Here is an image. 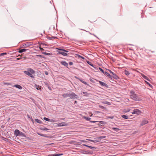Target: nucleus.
Instances as JSON below:
<instances>
[{"instance_id": "obj_26", "label": "nucleus", "mask_w": 156, "mask_h": 156, "mask_svg": "<svg viewBox=\"0 0 156 156\" xmlns=\"http://www.w3.org/2000/svg\"><path fill=\"white\" fill-rule=\"evenodd\" d=\"M112 129L113 130H114L115 131H118L119 130V128H115V127H113L112 128Z\"/></svg>"}, {"instance_id": "obj_20", "label": "nucleus", "mask_w": 156, "mask_h": 156, "mask_svg": "<svg viewBox=\"0 0 156 156\" xmlns=\"http://www.w3.org/2000/svg\"><path fill=\"white\" fill-rule=\"evenodd\" d=\"M102 103L104 104L108 105H111V103H110L108 101H102Z\"/></svg>"}, {"instance_id": "obj_39", "label": "nucleus", "mask_w": 156, "mask_h": 156, "mask_svg": "<svg viewBox=\"0 0 156 156\" xmlns=\"http://www.w3.org/2000/svg\"><path fill=\"white\" fill-rule=\"evenodd\" d=\"M99 107L101 109H105V107H104L102 105H99Z\"/></svg>"}, {"instance_id": "obj_11", "label": "nucleus", "mask_w": 156, "mask_h": 156, "mask_svg": "<svg viewBox=\"0 0 156 156\" xmlns=\"http://www.w3.org/2000/svg\"><path fill=\"white\" fill-rule=\"evenodd\" d=\"M148 121L145 119H144V120H142V121L141 123L140 124V125L141 126H142L144 125H145L148 123Z\"/></svg>"}, {"instance_id": "obj_13", "label": "nucleus", "mask_w": 156, "mask_h": 156, "mask_svg": "<svg viewBox=\"0 0 156 156\" xmlns=\"http://www.w3.org/2000/svg\"><path fill=\"white\" fill-rule=\"evenodd\" d=\"M62 154H50L48 155V156H60L62 155Z\"/></svg>"}, {"instance_id": "obj_50", "label": "nucleus", "mask_w": 156, "mask_h": 156, "mask_svg": "<svg viewBox=\"0 0 156 156\" xmlns=\"http://www.w3.org/2000/svg\"><path fill=\"white\" fill-rule=\"evenodd\" d=\"M113 117H114L113 116H110V117H108V118H110L111 119H112L113 118Z\"/></svg>"}, {"instance_id": "obj_51", "label": "nucleus", "mask_w": 156, "mask_h": 156, "mask_svg": "<svg viewBox=\"0 0 156 156\" xmlns=\"http://www.w3.org/2000/svg\"><path fill=\"white\" fill-rule=\"evenodd\" d=\"M40 50H41V51H43L44 50V49L41 48V47H40Z\"/></svg>"}, {"instance_id": "obj_30", "label": "nucleus", "mask_w": 156, "mask_h": 156, "mask_svg": "<svg viewBox=\"0 0 156 156\" xmlns=\"http://www.w3.org/2000/svg\"><path fill=\"white\" fill-rule=\"evenodd\" d=\"M83 94H84L85 96H88L89 94H88L87 92H83Z\"/></svg>"}, {"instance_id": "obj_47", "label": "nucleus", "mask_w": 156, "mask_h": 156, "mask_svg": "<svg viewBox=\"0 0 156 156\" xmlns=\"http://www.w3.org/2000/svg\"><path fill=\"white\" fill-rule=\"evenodd\" d=\"M44 73L45 75H47L48 74V72L47 71H46L44 72Z\"/></svg>"}, {"instance_id": "obj_23", "label": "nucleus", "mask_w": 156, "mask_h": 156, "mask_svg": "<svg viewBox=\"0 0 156 156\" xmlns=\"http://www.w3.org/2000/svg\"><path fill=\"white\" fill-rule=\"evenodd\" d=\"M83 118L85 119L87 121H90L91 119V118H90L86 116H84Z\"/></svg>"}, {"instance_id": "obj_52", "label": "nucleus", "mask_w": 156, "mask_h": 156, "mask_svg": "<svg viewBox=\"0 0 156 156\" xmlns=\"http://www.w3.org/2000/svg\"><path fill=\"white\" fill-rule=\"evenodd\" d=\"M100 122V123H101V124H103V122H104L103 121H100V122Z\"/></svg>"}, {"instance_id": "obj_27", "label": "nucleus", "mask_w": 156, "mask_h": 156, "mask_svg": "<svg viewBox=\"0 0 156 156\" xmlns=\"http://www.w3.org/2000/svg\"><path fill=\"white\" fill-rule=\"evenodd\" d=\"M122 117L125 119H128V116L126 115H122Z\"/></svg>"}, {"instance_id": "obj_53", "label": "nucleus", "mask_w": 156, "mask_h": 156, "mask_svg": "<svg viewBox=\"0 0 156 156\" xmlns=\"http://www.w3.org/2000/svg\"><path fill=\"white\" fill-rule=\"evenodd\" d=\"M77 103V101H75V103Z\"/></svg>"}, {"instance_id": "obj_2", "label": "nucleus", "mask_w": 156, "mask_h": 156, "mask_svg": "<svg viewBox=\"0 0 156 156\" xmlns=\"http://www.w3.org/2000/svg\"><path fill=\"white\" fill-rule=\"evenodd\" d=\"M14 134L16 137L20 136L23 137H26V135L25 133L20 131L17 129H16L14 131Z\"/></svg>"}, {"instance_id": "obj_56", "label": "nucleus", "mask_w": 156, "mask_h": 156, "mask_svg": "<svg viewBox=\"0 0 156 156\" xmlns=\"http://www.w3.org/2000/svg\"><path fill=\"white\" fill-rule=\"evenodd\" d=\"M80 30H83V29H80Z\"/></svg>"}, {"instance_id": "obj_55", "label": "nucleus", "mask_w": 156, "mask_h": 156, "mask_svg": "<svg viewBox=\"0 0 156 156\" xmlns=\"http://www.w3.org/2000/svg\"><path fill=\"white\" fill-rule=\"evenodd\" d=\"M93 35L94 36L96 37V36L95 35H94V34H93Z\"/></svg>"}, {"instance_id": "obj_46", "label": "nucleus", "mask_w": 156, "mask_h": 156, "mask_svg": "<svg viewBox=\"0 0 156 156\" xmlns=\"http://www.w3.org/2000/svg\"><path fill=\"white\" fill-rule=\"evenodd\" d=\"M37 56L38 57H40V58H43V56L42 55H37Z\"/></svg>"}, {"instance_id": "obj_40", "label": "nucleus", "mask_w": 156, "mask_h": 156, "mask_svg": "<svg viewBox=\"0 0 156 156\" xmlns=\"http://www.w3.org/2000/svg\"><path fill=\"white\" fill-rule=\"evenodd\" d=\"M107 70V69H106ZM108 70L109 72L111 73L112 74V75L114 74V73L113 72H112V71H111V70H109V69H108Z\"/></svg>"}, {"instance_id": "obj_42", "label": "nucleus", "mask_w": 156, "mask_h": 156, "mask_svg": "<svg viewBox=\"0 0 156 156\" xmlns=\"http://www.w3.org/2000/svg\"><path fill=\"white\" fill-rule=\"evenodd\" d=\"M42 129V130H45V131H47V130H48V129L46 128H42V129Z\"/></svg>"}, {"instance_id": "obj_22", "label": "nucleus", "mask_w": 156, "mask_h": 156, "mask_svg": "<svg viewBox=\"0 0 156 156\" xmlns=\"http://www.w3.org/2000/svg\"><path fill=\"white\" fill-rule=\"evenodd\" d=\"M83 145L84 146L88 147L91 149H93L95 148V147H93L92 146H88L86 144H83Z\"/></svg>"}, {"instance_id": "obj_43", "label": "nucleus", "mask_w": 156, "mask_h": 156, "mask_svg": "<svg viewBox=\"0 0 156 156\" xmlns=\"http://www.w3.org/2000/svg\"><path fill=\"white\" fill-rule=\"evenodd\" d=\"M50 122H56V121L55 120H53V119H51V120L50 119Z\"/></svg>"}, {"instance_id": "obj_6", "label": "nucleus", "mask_w": 156, "mask_h": 156, "mask_svg": "<svg viewBox=\"0 0 156 156\" xmlns=\"http://www.w3.org/2000/svg\"><path fill=\"white\" fill-rule=\"evenodd\" d=\"M33 43L32 42H26L23 44V46L24 48H27L29 46L32 45Z\"/></svg>"}, {"instance_id": "obj_54", "label": "nucleus", "mask_w": 156, "mask_h": 156, "mask_svg": "<svg viewBox=\"0 0 156 156\" xmlns=\"http://www.w3.org/2000/svg\"><path fill=\"white\" fill-rule=\"evenodd\" d=\"M29 115H28V118H30V117H29Z\"/></svg>"}, {"instance_id": "obj_48", "label": "nucleus", "mask_w": 156, "mask_h": 156, "mask_svg": "<svg viewBox=\"0 0 156 156\" xmlns=\"http://www.w3.org/2000/svg\"><path fill=\"white\" fill-rule=\"evenodd\" d=\"M95 143H97L99 142V140H94Z\"/></svg>"}, {"instance_id": "obj_1", "label": "nucleus", "mask_w": 156, "mask_h": 156, "mask_svg": "<svg viewBox=\"0 0 156 156\" xmlns=\"http://www.w3.org/2000/svg\"><path fill=\"white\" fill-rule=\"evenodd\" d=\"M27 71H24V73L28 75L31 78H34V76L32 74L35 73V71L30 68H28L27 69Z\"/></svg>"}, {"instance_id": "obj_7", "label": "nucleus", "mask_w": 156, "mask_h": 156, "mask_svg": "<svg viewBox=\"0 0 156 156\" xmlns=\"http://www.w3.org/2000/svg\"><path fill=\"white\" fill-rule=\"evenodd\" d=\"M99 84L102 86H104L107 88L108 87V85L105 83L101 81H99Z\"/></svg>"}, {"instance_id": "obj_8", "label": "nucleus", "mask_w": 156, "mask_h": 156, "mask_svg": "<svg viewBox=\"0 0 156 156\" xmlns=\"http://www.w3.org/2000/svg\"><path fill=\"white\" fill-rule=\"evenodd\" d=\"M59 54H61L64 56H67L68 55V54L65 53V52L63 51H58Z\"/></svg>"}, {"instance_id": "obj_4", "label": "nucleus", "mask_w": 156, "mask_h": 156, "mask_svg": "<svg viewBox=\"0 0 156 156\" xmlns=\"http://www.w3.org/2000/svg\"><path fill=\"white\" fill-rule=\"evenodd\" d=\"M69 97L70 98L73 99H77L78 98V96L74 92H72L70 93Z\"/></svg>"}, {"instance_id": "obj_57", "label": "nucleus", "mask_w": 156, "mask_h": 156, "mask_svg": "<svg viewBox=\"0 0 156 156\" xmlns=\"http://www.w3.org/2000/svg\"><path fill=\"white\" fill-rule=\"evenodd\" d=\"M90 34H92L91 33H90Z\"/></svg>"}, {"instance_id": "obj_45", "label": "nucleus", "mask_w": 156, "mask_h": 156, "mask_svg": "<svg viewBox=\"0 0 156 156\" xmlns=\"http://www.w3.org/2000/svg\"><path fill=\"white\" fill-rule=\"evenodd\" d=\"M6 53H2L0 55L1 56H3L5 55H6Z\"/></svg>"}, {"instance_id": "obj_33", "label": "nucleus", "mask_w": 156, "mask_h": 156, "mask_svg": "<svg viewBox=\"0 0 156 156\" xmlns=\"http://www.w3.org/2000/svg\"><path fill=\"white\" fill-rule=\"evenodd\" d=\"M35 87L36 88V89L37 90H39L40 89V87L39 85H35Z\"/></svg>"}, {"instance_id": "obj_14", "label": "nucleus", "mask_w": 156, "mask_h": 156, "mask_svg": "<svg viewBox=\"0 0 156 156\" xmlns=\"http://www.w3.org/2000/svg\"><path fill=\"white\" fill-rule=\"evenodd\" d=\"M37 134L38 135H40V136H44V137H47V138H50V136H46V135H45L44 134L40 133H38V132H37Z\"/></svg>"}, {"instance_id": "obj_15", "label": "nucleus", "mask_w": 156, "mask_h": 156, "mask_svg": "<svg viewBox=\"0 0 156 156\" xmlns=\"http://www.w3.org/2000/svg\"><path fill=\"white\" fill-rule=\"evenodd\" d=\"M70 93H64L62 94V97L64 98H66L68 97H69Z\"/></svg>"}, {"instance_id": "obj_49", "label": "nucleus", "mask_w": 156, "mask_h": 156, "mask_svg": "<svg viewBox=\"0 0 156 156\" xmlns=\"http://www.w3.org/2000/svg\"><path fill=\"white\" fill-rule=\"evenodd\" d=\"M89 141H90L91 142L95 143L94 140H90Z\"/></svg>"}, {"instance_id": "obj_35", "label": "nucleus", "mask_w": 156, "mask_h": 156, "mask_svg": "<svg viewBox=\"0 0 156 156\" xmlns=\"http://www.w3.org/2000/svg\"><path fill=\"white\" fill-rule=\"evenodd\" d=\"M42 53L45 55H50V54L49 53H47L46 52H42Z\"/></svg>"}, {"instance_id": "obj_31", "label": "nucleus", "mask_w": 156, "mask_h": 156, "mask_svg": "<svg viewBox=\"0 0 156 156\" xmlns=\"http://www.w3.org/2000/svg\"><path fill=\"white\" fill-rule=\"evenodd\" d=\"M145 83H146L148 85H149V87H152V86L148 82H147V81H145Z\"/></svg>"}, {"instance_id": "obj_10", "label": "nucleus", "mask_w": 156, "mask_h": 156, "mask_svg": "<svg viewBox=\"0 0 156 156\" xmlns=\"http://www.w3.org/2000/svg\"><path fill=\"white\" fill-rule=\"evenodd\" d=\"M61 64L67 67L68 64L67 62L65 61H62L60 62Z\"/></svg>"}, {"instance_id": "obj_36", "label": "nucleus", "mask_w": 156, "mask_h": 156, "mask_svg": "<svg viewBox=\"0 0 156 156\" xmlns=\"http://www.w3.org/2000/svg\"><path fill=\"white\" fill-rule=\"evenodd\" d=\"M78 57L79 58H81L83 59H85V58L81 56L80 55H78Z\"/></svg>"}, {"instance_id": "obj_32", "label": "nucleus", "mask_w": 156, "mask_h": 156, "mask_svg": "<svg viewBox=\"0 0 156 156\" xmlns=\"http://www.w3.org/2000/svg\"><path fill=\"white\" fill-rule=\"evenodd\" d=\"M87 63L89 64V65H90V66H91L94 67V65H93V64H92L91 62H89V61H87Z\"/></svg>"}, {"instance_id": "obj_9", "label": "nucleus", "mask_w": 156, "mask_h": 156, "mask_svg": "<svg viewBox=\"0 0 156 156\" xmlns=\"http://www.w3.org/2000/svg\"><path fill=\"white\" fill-rule=\"evenodd\" d=\"M67 125L66 123L65 122H62L58 124L57 125L58 126H66Z\"/></svg>"}, {"instance_id": "obj_37", "label": "nucleus", "mask_w": 156, "mask_h": 156, "mask_svg": "<svg viewBox=\"0 0 156 156\" xmlns=\"http://www.w3.org/2000/svg\"><path fill=\"white\" fill-rule=\"evenodd\" d=\"M106 137V136H101L98 137V139H103Z\"/></svg>"}, {"instance_id": "obj_34", "label": "nucleus", "mask_w": 156, "mask_h": 156, "mask_svg": "<svg viewBox=\"0 0 156 156\" xmlns=\"http://www.w3.org/2000/svg\"><path fill=\"white\" fill-rule=\"evenodd\" d=\"M44 120L47 121L49 122L50 121V119H49L48 118H46V117H44Z\"/></svg>"}, {"instance_id": "obj_17", "label": "nucleus", "mask_w": 156, "mask_h": 156, "mask_svg": "<svg viewBox=\"0 0 156 156\" xmlns=\"http://www.w3.org/2000/svg\"><path fill=\"white\" fill-rule=\"evenodd\" d=\"M78 79H79L80 81H81L82 83L84 84H85L89 86V84L87 83L86 82L84 81L82 79L78 78Z\"/></svg>"}, {"instance_id": "obj_28", "label": "nucleus", "mask_w": 156, "mask_h": 156, "mask_svg": "<svg viewBox=\"0 0 156 156\" xmlns=\"http://www.w3.org/2000/svg\"><path fill=\"white\" fill-rule=\"evenodd\" d=\"M60 51H64V52H65V53H67L69 52V51L64 49H58Z\"/></svg>"}, {"instance_id": "obj_5", "label": "nucleus", "mask_w": 156, "mask_h": 156, "mask_svg": "<svg viewBox=\"0 0 156 156\" xmlns=\"http://www.w3.org/2000/svg\"><path fill=\"white\" fill-rule=\"evenodd\" d=\"M141 113V111L138 109H135L133 110V112H132V114H136L137 115H139Z\"/></svg>"}, {"instance_id": "obj_19", "label": "nucleus", "mask_w": 156, "mask_h": 156, "mask_svg": "<svg viewBox=\"0 0 156 156\" xmlns=\"http://www.w3.org/2000/svg\"><path fill=\"white\" fill-rule=\"evenodd\" d=\"M14 87L20 89H22V87L20 85L18 84H16L14 86Z\"/></svg>"}, {"instance_id": "obj_41", "label": "nucleus", "mask_w": 156, "mask_h": 156, "mask_svg": "<svg viewBox=\"0 0 156 156\" xmlns=\"http://www.w3.org/2000/svg\"><path fill=\"white\" fill-rule=\"evenodd\" d=\"M99 121H90V122L91 123H95L96 122H98Z\"/></svg>"}, {"instance_id": "obj_16", "label": "nucleus", "mask_w": 156, "mask_h": 156, "mask_svg": "<svg viewBox=\"0 0 156 156\" xmlns=\"http://www.w3.org/2000/svg\"><path fill=\"white\" fill-rule=\"evenodd\" d=\"M113 75L112 78H113L115 80H118L119 79V77L115 73H114Z\"/></svg>"}, {"instance_id": "obj_3", "label": "nucleus", "mask_w": 156, "mask_h": 156, "mask_svg": "<svg viewBox=\"0 0 156 156\" xmlns=\"http://www.w3.org/2000/svg\"><path fill=\"white\" fill-rule=\"evenodd\" d=\"M130 96L131 98L135 101H138L139 100L138 96L135 94L133 91H131L130 92Z\"/></svg>"}, {"instance_id": "obj_25", "label": "nucleus", "mask_w": 156, "mask_h": 156, "mask_svg": "<svg viewBox=\"0 0 156 156\" xmlns=\"http://www.w3.org/2000/svg\"><path fill=\"white\" fill-rule=\"evenodd\" d=\"M124 73L127 76H128L130 74L129 72L126 70H125L124 72Z\"/></svg>"}, {"instance_id": "obj_21", "label": "nucleus", "mask_w": 156, "mask_h": 156, "mask_svg": "<svg viewBox=\"0 0 156 156\" xmlns=\"http://www.w3.org/2000/svg\"><path fill=\"white\" fill-rule=\"evenodd\" d=\"M27 50V49L23 48L22 49H21L19 50V52L20 53H22L24 52H25Z\"/></svg>"}, {"instance_id": "obj_29", "label": "nucleus", "mask_w": 156, "mask_h": 156, "mask_svg": "<svg viewBox=\"0 0 156 156\" xmlns=\"http://www.w3.org/2000/svg\"><path fill=\"white\" fill-rule=\"evenodd\" d=\"M130 110V109L129 108H128L127 109H125L124 110V112H129Z\"/></svg>"}, {"instance_id": "obj_12", "label": "nucleus", "mask_w": 156, "mask_h": 156, "mask_svg": "<svg viewBox=\"0 0 156 156\" xmlns=\"http://www.w3.org/2000/svg\"><path fill=\"white\" fill-rule=\"evenodd\" d=\"M105 76H108L111 79L112 78V76L111 75L108 73L107 72H105L103 73Z\"/></svg>"}, {"instance_id": "obj_24", "label": "nucleus", "mask_w": 156, "mask_h": 156, "mask_svg": "<svg viewBox=\"0 0 156 156\" xmlns=\"http://www.w3.org/2000/svg\"><path fill=\"white\" fill-rule=\"evenodd\" d=\"M35 120L36 122H37L39 123V124H41L42 123V121L37 119H35Z\"/></svg>"}, {"instance_id": "obj_38", "label": "nucleus", "mask_w": 156, "mask_h": 156, "mask_svg": "<svg viewBox=\"0 0 156 156\" xmlns=\"http://www.w3.org/2000/svg\"><path fill=\"white\" fill-rule=\"evenodd\" d=\"M99 70L101 71L102 72L104 73V70L102 69L101 68H100V67H99Z\"/></svg>"}, {"instance_id": "obj_18", "label": "nucleus", "mask_w": 156, "mask_h": 156, "mask_svg": "<svg viewBox=\"0 0 156 156\" xmlns=\"http://www.w3.org/2000/svg\"><path fill=\"white\" fill-rule=\"evenodd\" d=\"M140 74H141V76H142V77L144 78V79H145L148 81H150V80L148 79V78L147 76H146L144 75L143 73H141Z\"/></svg>"}, {"instance_id": "obj_44", "label": "nucleus", "mask_w": 156, "mask_h": 156, "mask_svg": "<svg viewBox=\"0 0 156 156\" xmlns=\"http://www.w3.org/2000/svg\"><path fill=\"white\" fill-rule=\"evenodd\" d=\"M69 64L70 66H71L73 65V63L72 62H69Z\"/></svg>"}]
</instances>
